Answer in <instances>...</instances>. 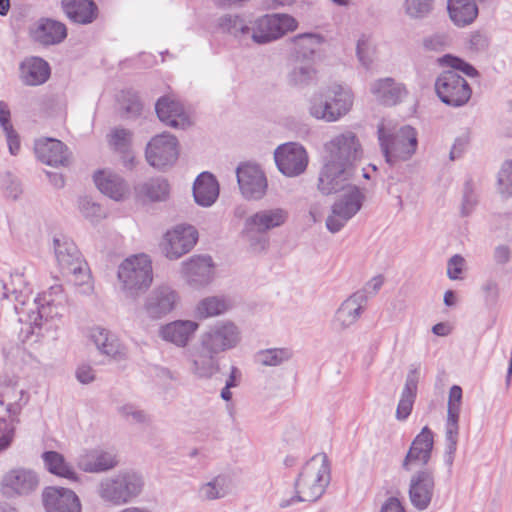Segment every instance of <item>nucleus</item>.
Segmentation results:
<instances>
[{"mask_svg":"<svg viewBox=\"0 0 512 512\" xmlns=\"http://www.w3.org/2000/svg\"><path fill=\"white\" fill-rule=\"evenodd\" d=\"M29 400V392L18 377L0 376V452L10 446L15 425L19 423V416Z\"/></svg>","mask_w":512,"mask_h":512,"instance_id":"2","label":"nucleus"},{"mask_svg":"<svg viewBox=\"0 0 512 512\" xmlns=\"http://www.w3.org/2000/svg\"><path fill=\"white\" fill-rule=\"evenodd\" d=\"M118 464L112 451L93 449L85 451L77 459L78 467L87 473H101L113 469Z\"/></svg>","mask_w":512,"mask_h":512,"instance_id":"35","label":"nucleus"},{"mask_svg":"<svg viewBox=\"0 0 512 512\" xmlns=\"http://www.w3.org/2000/svg\"><path fill=\"white\" fill-rule=\"evenodd\" d=\"M64 307V304L56 303L54 299H33L28 307L14 306L18 321L22 325L19 337L22 342L28 343L26 355L31 363L42 367L50 360L49 349L39 342L41 329L44 324L60 318Z\"/></svg>","mask_w":512,"mask_h":512,"instance_id":"1","label":"nucleus"},{"mask_svg":"<svg viewBox=\"0 0 512 512\" xmlns=\"http://www.w3.org/2000/svg\"><path fill=\"white\" fill-rule=\"evenodd\" d=\"M330 482V466L326 455L318 454L303 466L296 482L295 495L282 499L280 508H287L298 502H314L325 492Z\"/></svg>","mask_w":512,"mask_h":512,"instance_id":"4","label":"nucleus"},{"mask_svg":"<svg viewBox=\"0 0 512 512\" xmlns=\"http://www.w3.org/2000/svg\"><path fill=\"white\" fill-rule=\"evenodd\" d=\"M45 469L57 477L71 482H78L79 475L74 466L66 460L63 454L57 451H45L41 455Z\"/></svg>","mask_w":512,"mask_h":512,"instance_id":"39","label":"nucleus"},{"mask_svg":"<svg viewBox=\"0 0 512 512\" xmlns=\"http://www.w3.org/2000/svg\"><path fill=\"white\" fill-rule=\"evenodd\" d=\"M188 369L198 379H210L219 371L217 354L199 338L185 352Z\"/></svg>","mask_w":512,"mask_h":512,"instance_id":"20","label":"nucleus"},{"mask_svg":"<svg viewBox=\"0 0 512 512\" xmlns=\"http://www.w3.org/2000/svg\"><path fill=\"white\" fill-rule=\"evenodd\" d=\"M3 131L6 135L10 153L12 155H16L20 150V139L18 133L13 129V126L5 128Z\"/></svg>","mask_w":512,"mask_h":512,"instance_id":"60","label":"nucleus"},{"mask_svg":"<svg viewBox=\"0 0 512 512\" xmlns=\"http://www.w3.org/2000/svg\"><path fill=\"white\" fill-rule=\"evenodd\" d=\"M229 307L230 304L224 297L210 296L197 304L196 314L199 318L206 319L225 313Z\"/></svg>","mask_w":512,"mask_h":512,"instance_id":"46","label":"nucleus"},{"mask_svg":"<svg viewBox=\"0 0 512 512\" xmlns=\"http://www.w3.org/2000/svg\"><path fill=\"white\" fill-rule=\"evenodd\" d=\"M49 77V64L40 57H27L19 64V79L26 86L42 85Z\"/></svg>","mask_w":512,"mask_h":512,"instance_id":"36","label":"nucleus"},{"mask_svg":"<svg viewBox=\"0 0 512 512\" xmlns=\"http://www.w3.org/2000/svg\"><path fill=\"white\" fill-rule=\"evenodd\" d=\"M37 158L50 166H67L70 163V152L60 140L54 138H42L35 142Z\"/></svg>","mask_w":512,"mask_h":512,"instance_id":"33","label":"nucleus"},{"mask_svg":"<svg viewBox=\"0 0 512 512\" xmlns=\"http://www.w3.org/2000/svg\"><path fill=\"white\" fill-rule=\"evenodd\" d=\"M352 105V92L335 85L313 95L309 100L308 112L317 120L336 122L351 110Z\"/></svg>","mask_w":512,"mask_h":512,"instance_id":"8","label":"nucleus"},{"mask_svg":"<svg viewBox=\"0 0 512 512\" xmlns=\"http://www.w3.org/2000/svg\"><path fill=\"white\" fill-rule=\"evenodd\" d=\"M465 266V259L459 255H453L447 263V276L451 280L461 279V273Z\"/></svg>","mask_w":512,"mask_h":512,"instance_id":"57","label":"nucleus"},{"mask_svg":"<svg viewBox=\"0 0 512 512\" xmlns=\"http://www.w3.org/2000/svg\"><path fill=\"white\" fill-rule=\"evenodd\" d=\"M179 294L167 285L154 288L146 297L144 310L152 319H160L171 313L178 305Z\"/></svg>","mask_w":512,"mask_h":512,"instance_id":"24","label":"nucleus"},{"mask_svg":"<svg viewBox=\"0 0 512 512\" xmlns=\"http://www.w3.org/2000/svg\"><path fill=\"white\" fill-rule=\"evenodd\" d=\"M144 486L143 475L127 469L103 478L97 486V495L106 504L124 506L138 498Z\"/></svg>","mask_w":512,"mask_h":512,"instance_id":"5","label":"nucleus"},{"mask_svg":"<svg viewBox=\"0 0 512 512\" xmlns=\"http://www.w3.org/2000/svg\"><path fill=\"white\" fill-rule=\"evenodd\" d=\"M497 188L503 197L512 196V160L502 164L498 173Z\"/></svg>","mask_w":512,"mask_h":512,"instance_id":"54","label":"nucleus"},{"mask_svg":"<svg viewBox=\"0 0 512 512\" xmlns=\"http://www.w3.org/2000/svg\"><path fill=\"white\" fill-rule=\"evenodd\" d=\"M53 248L62 274L71 276V282L75 286L82 287L83 293L92 292L93 285L88 264L73 240L66 236L54 237Z\"/></svg>","mask_w":512,"mask_h":512,"instance_id":"6","label":"nucleus"},{"mask_svg":"<svg viewBox=\"0 0 512 512\" xmlns=\"http://www.w3.org/2000/svg\"><path fill=\"white\" fill-rule=\"evenodd\" d=\"M433 445V433L427 426H425L412 441L402 463L403 469L406 471H413L417 468L426 466L431 459Z\"/></svg>","mask_w":512,"mask_h":512,"instance_id":"26","label":"nucleus"},{"mask_svg":"<svg viewBox=\"0 0 512 512\" xmlns=\"http://www.w3.org/2000/svg\"><path fill=\"white\" fill-rule=\"evenodd\" d=\"M39 486L37 473L29 468L18 467L9 470L0 481V491L6 498L28 496Z\"/></svg>","mask_w":512,"mask_h":512,"instance_id":"17","label":"nucleus"},{"mask_svg":"<svg viewBox=\"0 0 512 512\" xmlns=\"http://www.w3.org/2000/svg\"><path fill=\"white\" fill-rule=\"evenodd\" d=\"M3 303L2 305L9 308L10 302L12 308L15 305L18 307H28V303L31 302V290L28 286L27 279L23 272L11 273L9 279L3 284Z\"/></svg>","mask_w":512,"mask_h":512,"instance_id":"32","label":"nucleus"},{"mask_svg":"<svg viewBox=\"0 0 512 512\" xmlns=\"http://www.w3.org/2000/svg\"><path fill=\"white\" fill-rule=\"evenodd\" d=\"M78 209L81 215L91 223H98L106 218V212L102 206L88 196L79 198Z\"/></svg>","mask_w":512,"mask_h":512,"instance_id":"49","label":"nucleus"},{"mask_svg":"<svg viewBox=\"0 0 512 512\" xmlns=\"http://www.w3.org/2000/svg\"><path fill=\"white\" fill-rule=\"evenodd\" d=\"M117 277L121 288L131 295L147 290L153 281L152 261L146 254L132 255L121 262Z\"/></svg>","mask_w":512,"mask_h":512,"instance_id":"9","label":"nucleus"},{"mask_svg":"<svg viewBox=\"0 0 512 512\" xmlns=\"http://www.w3.org/2000/svg\"><path fill=\"white\" fill-rule=\"evenodd\" d=\"M237 182L242 196L260 200L267 191V179L258 165L244 163L236 169Z\"/></svg>","mask_w":512,"mask_h":512,"instance_id":"22","label":"nucleus"},{"mask_svg":"<svg viewBox=\"0 0 512 512\" xmlns=\"http://www.w3.org/2000/svg\"><path fill=\"white\" fill-rule=\"evenodd\" d=\"M99 351L115 360H120L126 357V348L120 343L115 335Z\"/></svg>","mask_w":512,"mask_h":512,"instance_id":"55","label":"nucleus"},{"mask_svg":"<svg viewBox=\"0 0 512 512\" xmlns=\"http://www.w3.org/2000/svg\"><path fill=\"white\" fill-rule=\"evenodd\" d=\"M440 62L451 69L443 71L435 81V91L440 100L452 107H461L471 98L472 90L467 81L457 71L469 77L478 75V71L460 58L445 55Z\"/></svg>","mask_w":512,"mask_h":512,"instance_id":"3","label":"nucleus"},{"mask_svg":"<svg viewBox=\"0 0 512 512\" xmlns=\"http://www.w3.org/2000/svg\"><path fill=\"white\" fill-rule=\"evenodd\" d=\"M337 194L326 219V227L331 233L339 232L361 210L365 201L363 190L355 184Z\"/></svg>","mask_w":512,"mask_h":512,"instance_id":"10","label":"nucleus"},{"mask_svg":"<svg viewBox=\"0 0 512 512\" xmlns=\"http://www.w3.org/2000/svg\"><path fill=\"white\" fill-rule=\"evenodd\" d=\"M132 143V132L124 128H115L109 135L110 146L120 152L127 153Z\"/></svg>","mask_w":512,"mask_h":512,"instance_id":"53","label":"nucleus"},{"mask_svg":"<svg viewBox=\"0 0 512 512\" xmlns=\"http://www.w3.org/2000/svg\"><path fill=\"white\" fill-rule=\"evenodd\" d=\"M434 9V0H405L404 12L414 20L426 18Z\"/></svg>","mask_w":512,"mask_h":512,"instance_id":"51","label":"nucleus"},{"mask_svg":"<svg viewBox=\"0 0 512 512\" xmlns=\"http://www.w3.org/2000/svg\"><path fill=\"white\" fill-rule=\"evenodd\" d=\"M462 389L458 385H453L449 391V399L447 405V420H446V450H445V463L449 468L452 467L458 443L459 431V414L461 410Z\"/></svg>","mask_w":512,"mask_h":512,"instance_id":"18","label":"nucleus"},{"mask_svg":"<svg viewBox=\"0 0 512 512\" xmlns=\"http://www.w3.org/2000/svg\"><path fill=\"white\" fill-rule=\"evenodd\" d=\"M378 139L385 160L390 166L409 160L418 145L417 132L413 127L402 126L394 132L390 123L384 121L378 125Z\"/></svg>","mask_w":512,"mask_h":512,"instance_id":"7","label":"nucleus"},{"mask_svg":"<svg viewBox=\"0 0 512 512\" xmlns=\"http://www.w3.org/2000/svg\"><path fill=\"white\" fill-rule=\"evenodd\" d=\"M217 355L235 348L241 342V331L231 321L210 325L198 337Z\"/></svg>","mask_w":512,"mask_h":512,"instance_id":"16","label":"nucleus"},{"mask_svg":"<svg viewBox=\"0 0 512 512\" xmlns=\"http://www.w3.org/2000/svg\"><path fill=\"white\" fill-rule=\"evenodd\" d=\"M118 413L126 421L134 424H148L151 421L150 415L134 404H124L118 408Z\"/></svg>","mask_w":512,"mask_h":512,"instance_id":"52","label":"nucleus"},{"mask_svg":"<svg viewBox=\"0 0 512 512\" xmlns=\"http://www.w3.org/2000/svg\"><path fill=\"white\" fill-rule=\"evenodd\" d=\"M292 357V351L288 348H272L261 350L257 354V360L264 366H278Z\"/></svg>","mask_w":512,"mask_h":512,"instance_id":"50","label":"nucleus"},{"mask_svg":"<svg viewBox=\"0 0 512 512\" xmlns=\"http://www.w3.org/2000/svg\"><path fill=\"white\" fill-rule=\"evenodd\" d=\"M417 383L418 371L417 369H413L407 375L405 386L396 409V418L400 421L405 420L412 411L417 392Z\"/></svg>","mask_w":512,"mask_h":512,"instance_id":"44","label":"nucleus"},{"mask_svg":"<svg viewBox=\"0 0 512 512\" xmlns=\"http://www.w3.org/2000/svg\"><path fill=\"white\" fill-rule=\"evenodd\" d=\"M354 167L348 164L323 159L319 171L317 188L324 195L337 194L354 185Z\"/></svg>","mask_w":512,"mask_h":512,"instance_id":"13","label":"nucleus"},{"mask_svg":"<svg viewBox=\"0 0 512 512\" xmlns=\"http://www.w3.org/2000/svg\"><path fill=\"white\" fill-rule=\"evenodd\" d=\"M288 218L289 212L285 208L274 207L260 210L246 219L245 235L250 237L252 233H266L283 226Z\"/></svg>","mask_w":512,"mask_h":512,"instance_id":"28","label":"nucleus"},{"mask_svg":"<svg viewBox=\"0 0 512 512\" xmlns=\"http://www.w3.org/2000/svg\"><path fill=\"white\" fill-rule=\"evenodd\" d=\"M274 159L278 170L287 177L301 175L308 165L307 151L296 142L279 145L274 151Z\"/></svg>","mask_w":512,"mask_h":512,"instance_id":"19","label":"nucleus"},{"mask_svg":"<svg viewBox=\"0 0 512 512\" xmlns=\"http://www.w3.org/2000/svg\"><path fill=\"white\" fill-rule=\"evenodd\" d=\"M230 490V478L224 474H219L202 483L198 487L197 495L201 501L211 502L226 497Z\"/></svg>","mask_w":512,"mask_h":512,"instance_id":"42","label":"nucleus"},{"mask_svg":"<svg viewBox=\"0 0 512 512\" xmlns=\"http://www.w3.org/2000/svg\"><path fill=\"white\" fill-rule=\"evenodd\" d=\"M447 8L450 19L459 27L471 24L478 15L474 0H449Z\"/></svg>","mask_w":512,"mask_h":512,"instance_id":"43","label":"nucleus"},{"mask_svg":"<svg viewBox=\"0 0 512 512\" xmlns=\"http://www.w3.org/2000/svg\"><path fill=\"white\" fill-rule=\"evenodd\" d=\"M298 57L309 58L323 42V37L316 33L298 34L291 38Z\"/></svg>","mask_w":512,"mask_h":512,"instance_id":"47","label":"nucleus"},{"mask_svg":"<svg viewBox=\"0 0 512 512\" xmlns=\"http://www.w3.org/2000/svg\"><path fill=\"white\" fill-rule=\"evenodd\" d=\"M62 7L75 23L89 24L97 17V6L92 0H62Z\"/></svg>","mask_w":512,"mask_h":512,"instance_id":"41","label":"nucleus"},{"mask_svg":"<svg viewBox=\"0 0 512 512\" xmlns=\"http://www.w3.org/2000/svg\"><path fill=\"white\" fill-rule=\"evenodd\" d=\"M294 17L284 13L265 14L254 18L255 45L276 41L297 29Z\"/></svg>","mask_w":512,"mask_h":512,"instance_id":"12","label":"nucleus"},{"mask_svg":"<svg viewBox=\"0 0 512 512\" xmlns=\"http://www.w3.org/2000/svg\"><path fill=\"white\" fill-rule=\"evenodd\" d=\"M511 249L507 245H499L494 249L493 259L497 265H506L511 260Z\"/></svg>","mask_w":512,"mask_h":512,"instance_id":"61","label":"nucleus"},{"mask_svg":"<svg viewBox=\"0 0 512 512\" xmlns=\"http://www.w3.org/2000/svg\"><path fill=\"white\" fill-rule=\"evenodd\" d=\"M145 157L148 164L158 170L174 165L179 157V142L170 133H161L150 139Z\"/></svg>","mask_w":512,"mask_h":512,"instance_id":"14","label":"nucleus"},{"mask_svg":"<svg viewBox=\"0 0 512 512\" xmlns=\"http://www.w3.org/2000/svg\"><path fill=\"white\" fill-rule=\"evenodd\" d=\"M193 196L198 205L211 206L219 196V184L214 175L209 172L201 173L194 182Z\"/></svg>","mask_w":512,"mask_h":512,"instance_id":"38","label":"nucleus"},{"mask_svg":"<svg viewBox=\"0 0 512 512\" xmlns=\"http://www.w3.org/2000/svg\"><path fill=\"white\" fill-rule=\"evenodd\" d=\"M324 159L333 160L354 167L363 154L361 143L352 131H345L335 135L324 145Z\"/></svg>","mask_w":512,"mask_h":512,"instance_id":"15","label":"nucleus"},{"mask_svg":"<svg viewBox=\"0 0 512 512\" xmlns=\"http://www.w3.org/2000/svg\"><path fill=\"white\" fill-rule=\"evenodd\" d=\"M435 479L429 469L416 471L409 482V499L417 510H426L433 498Z\"/></svg>","mask_w":512,"mask_h":512,"instance_id":"25","label":"nucleus"},{"mask_svg":"<svg viewBox=\"0 0 512 512\" xmlns=\"http://www.w3.org/2000/svg\"><path fill=\"white\" fill-rule=\"evenodd\" d=\"M136 194L151 202L165 201L170 194V185L164 178H152L135 188Z\"/></svg>","mask_w":512,"mask_h":512,"instance_id":"45","label":"nucleus"},{"mask_svg":"<svg viewBox=\"0 0 512 512\" xmlns=\"http://www.w3.org/2000/svg\"><path fill=\"white\" fill-rule=\"evenodd\" d=\"M66 35L65 25L51 19H41L32 29L33 38L44 45L60 43Z\"/></svg>","mask_w":512,"mask_h":512,"instance_id":"40","label":"nucleus"},{"mask_svg":"<svg viewBox=\"0 0 512 512\" xmlns=\"http://www.w3.org/2000/svg\"><path fill=\"white\" fill-rule=\"evenodd\" d=\"M199 323L189 319H178L159 327L158 336L177 348H186L195 337Z\"/></svg>","mask_w":512,"mask_h":512,"instance_id":"27","label":"nucleus"},{"mask_svg":"<svg viewBox=\"0 0 512 512\" xmlns=\"http://www.w3.org/2000/svg\"><path fill=\"white\" fill-rule=\"evenodd\" d=\"M469 43L475 51H484L489 46V39L486 35L476 32L471 35Z\"/></svg>","mask_w":512,"mask_h":512,"instance_id":"64","label":"nucleus"},{"mask_svg":"<svg viewBox=\"0 0 512 512\" xmlns=\"http://www.w3.org/2000/svg\"><path fill=\"white\" fill-rule=\"evenodd\" d=\"M370 92L376 101L386 106L398 104L408 94L405 85L391 77L375 80L370 86Z\"/></svg>","mask_w":512,"mask_h":512,"instance_id":"34","label":"nucleus"},{"mask_svg":"<svg viewBox=\"0 0 512 512\" xmlns=\"http://www.w3.org/2000/svg\"><path fill=\"white\" fill-rule=\"evenodd\" d=\"M356 51L358 59L362 63V65L365 67H369L373 62V51L371 49L368 39H366L365 37L360 38L357 42Z\"/></svg>","mask_w":512,"mask_h":512,"instance_id":"56","label":"nucleus"},{"mask_svg":"<svg viewBox=\"0 0 512 512\" xmlns=\"http://www.w3.org/2000/svg\"><path fill=\"white\" fill-rule=\"evenodd\" d=\"M317 71L310 62L296 64L288 73L287 81L290 86L304 87L316 79Z\"/></svg>","mask_w":512,"mask_h":512,"instance_id":"48","label":"nucleus"},{"mask_svg":"<svg viewBox=\"0 0 512 512\" xmlns=\"http://www.w3.org/2000/svg\"><path fill=\"white\" fill-rule=\"evenodd\" d=\"M368 302L365 291H356L347 297L336 310L333 324L345 330L354 325L361 317Z\"/></svg>","mask_w":512,"mask_h":512,"instance_id":"30","label":"nucleus"},{"mask_svg":"<svg viewBox=\"0 0 512 512\" xmlns=\"http://www.w3.org/2000/svg\"><path fill=\"white\" fill-rule=\"evenodd\" d=\"M198 241L197 229L189 224H178L168 229L159 242L161 254L168 260H178L189 253Z\"/></svg>","mask_w":512,"mask_h":512,"instance_id":"11","label":"nucleus"},{"mask_svg":"<svg viewBox=\"0 0 512 512\" xmlns=\"http://www.w3.org/2000/svg\"><path fill=\"white\" fill-rule=\"evenodd\" d=\"M446 44V37L441 34H434L426 37L423 40V46L427 50L438 51L441 50Z\"/></svg>","mask_w":512,"mask_h":512,"instance_id":"62","label":"nucleus"},{"mask_svg":"<svg viewBox=\"0 0 512 512\" xmlns=\"http://www.w3.org/2000/svg\"><path fill=\"white\" fill-rule=\"evenodd\" d=\"M39 299H54L56 303L64 305L66 303V296L63 292L62 285L60 284L52 285L46 292L43 293V295Z\"/></svg>","mask_w":512,"mask_h":512,"instance_id":"59","label":"nucleus"},{"mask_svg":"<svg viewBox=\"0 0 512 512\" xmlns=\"http://www.w3.org/2000/svg\"><path fill=\"white\" fill-rule=\"evenodd\" d=\"M217 28L243 46L255 45L254 18L226 13L217 19Z\"/></svg>","mask_w":512,"mask_h":512,"instance_id":"21","label":"nucleus"},{"mask_svg":"<svg viewBox=\"0 0 512 512\" xmlns=\"http://www.w3.org/2000/svg\"><path fill=\"white\" fill-rule=\"evenodd\" d=\"M155 110L159 120L167 126L185 129L191 124L182 104L173 96L159 98L155 104Z\"/></svg>","mask_w":512,"mask_h":512,"instance_id":"31","label":"nucleus"},{"mask_svg":"<svg viewBox=\"0 0 512 512\" xmlns=\"http://www.w3.org/2000/svg\"><path fill=\"white\" fill-rule=\"evenodd\" d=\"M180 272L191 286L205 287L213 281L214 264L210 256L194 255L181 263Z\"/></svg>","mask_w":512,"mask_h":512,"instance_id":"23","label":"nucleus"},{"mask_svg":"<svg viewBox=\"0 0 512 512\" xmlns=\"http://www.w3.org/2000/svg\"><path fill=\"white\" fill-rule=\"evenodd\" d=\"M114 335L102 327L92 328L90 331V338L97 346L98 350H101L105 344L113 337Z\"/></svg>","mask_w":512,"mask_h":512,"instance_id":"58","label":"nucleus"},{"mask_svg":"<svg viewBox=\"0 0 512 512\" xmlns=\"http://www.w3.org/2000/svg\"><path fill=\"white\" fill-rule=\"evenodd\" d=\"M46 512H81L82 506L76 493L64 487H46L42 492Z\"/></svg>","mask_w":512,"mask_h":512,"instance_id":"29","label":"nucleus"},{"mask_svg":"<svg viewBox=\"0 0 512 512\" xmlns=\"http://www.w3.org/2000/svg\"><path fill=\"white\" fill-rule=\"evenodd\" d=\"M76 378L82 384H89L95 380V372L89 365H81L76 370Z\"/></svg>","mask_w":512,"mask_h":512,"instance_id":"63","label":"nucleus"},{"mask_svg":"<svg viewBox=\"0 0 512 512\" xmlns=\"http://www.w3.org/2000/svg\"><path fill=\"white\" fill-rule=\"evenodd\" d=\"M94 182L101 193L115 201H122L129 194V188L124 179L111 171L96 172Z\"/></svg>","mask_w":512,"mask_h":512,"instance_id":"37","label":"nucleus"}]
</instances>
